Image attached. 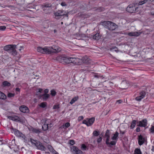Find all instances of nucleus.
I'll return each mask as SVG.
<instances>
[{
    "label": "nucleus",
    "mask_w": 154,
    "mask_h": 154,
    "mask_svg": "<svg viewBox=\"0 0 154 154\" xmlns=\"http://www.w3.org/2000/svg\"><path fill=\"white\" fill-rule=\"evenodd\" d=\"M51 48L53 49L54 51H52L50 49L46 47L44 48L38 47L37 48V50L38 51L43 54H50L51 52L57 53L59 52L61 50L60 48H58L57 47H55L54 49L52 48Z\"/></svg>",
    "instance_id": "1"
},
{
    "label": "nucleus",
    "mask_w": 154,
    "mask_h": 154,
    "mask_svg": "<svg viewBox=\"0 0 154 154\" xmlns=\"http://www.w3.org/2000/svg\"><path fill=\"white\" fill-rule=\"evenodd\" d=\"M101 24L104 27L111 31L114 30L117 27V26L115 23L109 21L102 22Z\"/></svg>",
    "instance_id": "2"
},
{
    "label": "nucleus",
    "mask_w": 154,
    "mask_h": 154,
    "mask_svg": "<svg viewBox=\"0 0 154 154\" xmlns=\"http://www.w3.org/2000/svg\"><path fill=\"white\" fill-rule=\"evenodd\" d=\"M16 46L15 45H8L4 47V50L11 53L12 55L15 56L17 54L15 49Z\"/></svg>",
    "instance_id": "3"
},
{
    "label": "nucleus",
    "mask_w": 154,
    "mask_h": 154,
    "mask_svg": "<svg viewBox=\"0 0 154 154\" xmlns=\"http://www.w3.org/2000/svg\"><path fill=\"white\" fill-rule=\"evenodd\" d=\"M71 57H67L62 55L58 57L57 58V60L60 62L69 64L71 63Z\"/></svg>",
    "instance_id": "4"
},
{
    "label": "nucleus",
    "mask_w": 154,
    "mask_h": 154,
    "mask_svg": "<svg viewBox=\"0 0 154 154\" xmlns=\"http://www.w3.org/2000/svg\"><path fill=\"white\" fill-rule=\"evenodd\" d=\"M138 8L134 4L130 5L127 7L126 11L128 12L133 13L137 11Z\"/></svg>",
    "instance_id": "5"
},
{
    "label": "nucleus",
    "mask_w": 154,
    "mask_h": 154,
    "mask_svg": "<svg viewBox=\"0 0 154 154\" xmlns=\"http://www.w3.org/2000/svg\"><path fill=\"white\" fill-rule=\"evenodd\" d=\"M70 60L71 63L73 64L80 65L82 64V59L78 58L71 57Z\"/></svg>",
    "instance_id": "6"
},
{
    "label": "nucleus",
    "mask_w": 154,
    "mask_h": 154,
    "mask_svg": "<svg viewBox=\"0 0 154 154\" xmlns=\"http://www.w3.org/2000/svg\"><path fill=\"white\" fill-rule=\"evenodd\" d=\"M8 118L9 119L17 122H19L21 123H23V120L17 116H9L8 117Z\"/></svg>",
    "instance_id": "7"
},
{
    "label": "nucleus",
    "mask_w": 154,
    "mask_h": 154,
    "mask_svg": "<svg viewBox=\"0 0 154 154\" xmlns=\"http://www.w3.org/2000/svg\"><path fill=\"white\" fill-rule=\"evenodd\" d=\"M35 141V144L36 147L39 149L42 150H45V148L43 146L41 143L39 142H37L36 140H34Z\"/></svg>",
    "instance_id": "8"
},
{
    "label": "nucleus",
    "mask_w": 154,
    "mask_h": 154,
    "mask_svg": "<svg viewBox=\"0 0 154 154\" xmlns=\"http://www.w3.org/2000/svg\"><path fill=\"white\" fill-rule=\"evenodd\" d=\"M91 60L87 56L83 57L82 59V63L88 64L91 63Z\"/></svg>",
    "instance_id": "9"
},
{
    "label": "nucleus",
    "mask_w": 154,
    "mask_h": 154,
    "mask_svg": "<svg viewBox=\"0 0 154 154\" xmlns=\"http://www.w3.org/2000/svg\"><path fill=\"white\" fill-rule=\"evenodd\" d=\"M63 10H58L54 14L56 16H62L65 15L68 17V14L66 12H64Z\"/></svg>",
    "instance_id": "10"
},
{
    "label": "nucleus",
    "mask_w": 154,
    "mask_h": 154,
    "mask_svg": "<svg viewBox=\"0 0 154 154\" xmlns=\"http://www.w3.org/2000/svg\"><path fill=\"white\" fill-rule=\"evenodd\" d=\"M138 124L137 125L141 127H145L147 125V120L146 119H144L137 122Z\"/></svg>",
    "instance_id": "11"
},
{
    "label": "nucleus",
    "mask_w": 154,
    "mask_h": 154,
    "mask_svg": "<svg viewBox=\"0 0 154 154\" xmlns=\"http://www.w3.org/2000/svg\"><path fill=\"white\" fill-rule=\"evenodd\" d=\"M146 95V93L144 91H142L140 93V95L136 97V100L138 101H140Z\"/></svg>",
    "instance_id": "12"
},
{
    "label": "nucleus",
    "mask_w": 154,
    "mask_h": 154,
    "mask_svg": "<svg viewBox=\"0 0 154 154\" xmlns=\"http://www.w3.org/2000/svg\"><path fill=\"white\" fill-rule=\"evenodd\" d=\"M20 110L24 113H28L29 112L28 108L26 106H22L20 108Z\"/></svg>",
    "instance_id": "13"
},
{
    "label": "nucleus",
    "mask_w": 154,
    "mask_h": 154,
    "mask_svg": "<svg viewBox=\"0 0 154 154\" xmlns=\"http://www.w3.org/2000/svg\"><path fill=\"white\" fill-rule=\"evenodd\" d=\"M141 33L138 32H129L128 35L130 36H136L137 37L139 36Z\"/></svg>",
    "instance_id": "14"
},
{
    "label": "nucleus",
    "mask_w": 154,
    "mask_h": 154,
    "mask_svg": "<svg viewBox=\"0 0 154 154\" xmlns=\"http://www.w3.org/2000/svg\"><path fill=\"white\" fill-rule=\"evenodd\" d=\"M145 139L141 135L138 136V143L140 145H142L144 142Z\"/></svg>",
    "instance_id": "15"
},
{
    "label": "nucleus",
    "mask_w": 154,
    "mask_h": 154,
    "mask_svg": "<svg viewBox=\"0 0 154 154\" xmlns=\"http://www.w3.org/2000/svg\"><path fill=\"white\" fill-rule=\"evenodd\" d=\"M121 84L122 88L123 89L127 88L129 85L128 82L126 81H123Z\"/></svg>",
    "instance_id": "16"
},
{
    "label": "nucleus",
    "mask_w": 154,
    "mask_h": 154,
    "mask_svg": "<svg viewBox=\"0 0 154 154\" xmlns=\"http://www.w3.org/2000/svg\"><path fill=\"white\" fill-rule=\"evenodd\" d=\"M73 151H74L76 154H82V152L79 149L76 147L73 146L72 149Z\"/></svg>",
    "instance_id": "17"
},
{
    "label": "nucleus",
    "mask_w": 154,
    "mask_h": 154,
    "mask_svg": "<svg viewBox=\"0 0 154 154\" xmlns=\"http://www.w3.org/2000/svg\"><path fill=\"white\" fill-rule=\"evenodd\" d=\"M110 134L109 133V131L107 130L105 134V136L106 137V144L108 143V141H109Z\"/></svg>",
    "instance_id": "18"
},
{
    "label": "nucleus",
    "mask_w": 154,
    "mask_h": 154,
    "mask_svg": "<svg viewBox=\"0 0 154 154\" xmlns=\"http://www.w3.org/2000/svg\"><path fill=\"white\" fill-rule=\"evenodd\" d=\"M14 133L17 137H22V138H23L24 137V135L22 133L17 130H15Z\"/></svg>",
    "instance_id": "19"
},
{
    "label": "nucleus",
    "mask_w": 154,
    "mask_h": 154,
    "mask_svg": "<svg viewBox=\"0 0 154 154\" xmlns=\"http://www.w3.org/2000/svg\"><path fill=\"white\" fill-rule=\"evenodd\" d=\"M101 36L99 33H97L93 35V39L95 40H98L100 38Z\"/></svg>",
    "instance_id": "20"
},
{
    "label": "nucleus",
    "mask_w": 154,
    "mask_h": 154,
    "mask_svg": "<svg viewBox=\"0 0 154 154\" xmlns=\"http://www.w3.org/2000/svg\"><path fill=\"white\" fill-rule=\"evenodd\" d=\"M94 118L93 117L90 119L88 121V126L91 125L94 122Z\"/></svg>",
    "instance_id": "21"
},
{
    "label": "nucleus",
    "mask_w": 154,
    "mask_h": 154,
    "mask_svg": "<svg viewBox=\"0 0 154 154\" xmlns=\"http://www.w3.org/2000/svg\"><path fill=\"white\" fill-rule=\"evenodd\" d=\"M48 125L45 122V123L42 126V128L44 131H46L48 128Z\"/></svg>",
    "instance_id": "22"
},
{
    "label": "nucleus",
    "mask_w": 154,
    "mask_h": 154,
    "mask_svg": "<svg viewBox=\"0 0 154 154\" xmlns=\"http://www.w3.org/2000/svg\"><path fill=\"white\" fill-rule=\"evenodd\" d=\"M78 99V96L75 97L73 98L72 99L71 101L69 103L71 104H72L74 103H75V101H76Z\"/></svg>",
    "instance_id": "23"
},
{
    "label": "nucleus",
    "mask_w": 154,
    "mask_h": 154,
    "mask_svg": "<svg viewBox=\"0 0 154 154\" xmlns=\"http://www.w3.org/2000/svg\"><path fill=\"white\" fill-rule=\"evenodd\" d=\"M119 134V133L118 132L116 131L115 133L114 134L113 137L112 138V139L113 140H116L118 137Z\"/></svg>",
    "instance_id": "24"
},
{
    "label": "nucleus",
    "mask_w": 154,
    "mask_h": 154,
    "mask_svg": "<svg viewBox=\"0 0 154 154\" xmlns=\"http://www.w3.org/2000/svg\"><path fill=\"white\" fill-rule=\"evenodd\" d=\"M32 131L33 132L35 133L39 134L41 132L40 129L36 128H33L32 130Z\"/></svg>",
    "instance_id": "25"
},
{
    "label": "nucleus",
    "mask_w": 154,
    "mask_h": 154,
    "mask_svg": "<svg viewBox=\"0 0 154 154\" xmlns=\"http://www.w3.org/2000/svg\"><path fill=\"white\" fill-rule=\"evenodd\" d=\"M6 98V96L2 92L0 91V98L2 99H5Z\"/></svg>",
    "instance_id": "26"
},
{
    "label": "nucleus",
    "mask_w": 154,
    "mask_h": 154,
    "mask_svg": "<svg viewBox=\"0 0 154 154\" xmlns=\"http://www.w3.org/2000/svg\"><path fill=\"white\" fill-rule=\"evenodd\" d=\"M42 95V96H43V99L45 100L48 99L49 97V95L47 94H43Z\"/></svg>",
    "instance_id": "27"
},
{
    "label": "nucleus",
    "mask_w": 154,
    "mask_h": 154,
    "mask_svg": "<svg viewBox=\"0 0 154 154\" xmlns=\"http://www.w3.org/2000/svg\"><path fill=\"white\" fill-rule=\"evenodd\" d=\"M43 91V90L41 88H39L38 89V91L36 92V95H39L40 96V97L42 96V94H40Z\"/></svg>",
    "instance_id": "28"
},
{
    "label": "nucleus",
    "mask_w": 154,
    "mask_h": 154,
    "mask_svg": "<svg viewBox=\"0 0 154 154\" xmlns=\"http://www.w3.org/2000/svg\"><path fill=\"white\" fill-rule=\"evenodd\" d=\"M137 122V121L135 120H133L132 123L131 125L130 126V127L131 128H133L135 126V125H136V122Z\"/></svg>",
    "instance_id": "29"
},
{
    "label": "nucleus",
    "mask_w": 154,
    "mask_h": 154,
    "mask_svg": "<svg viewBox=\"0 0 154 154\" xmlns=\"http://www.w3.org/2000/svg\"><path fill=\"white\" fill-rule=\"evenodd\" d=\"M135 154H141L140 149H136L134 151Z\"/></svg>",
    "instance_id": "30"
},
{
    "label": "nucleus",
    "mask_w": 154,
    "mask_h": 154,
    "mask_svg": "<svg viewBox=\"0 0 154 154\" xmlns=\"http://www.w3.org/2000/svg\"><path fill=\"white\" fill-rule=\"evenodd\" d=\"M3 84L4 86H10L11 84L8 81H4L3 83Z\"/></svg>",
    "instance_id": "31"
},
{
    "label": "nucleus",
    "mask_w": 154,
    "mask_h": 154,
    "mask_svg": "<svg viewBox=\"0 0 154 154\" xmlns=\"http://www.w3.org/2000/svg\"><path fill=\"white\" fill-rule=\"evenodd\" d=\"M116 143V142L115 141H112L110 143H109L108 141V143L106 144L107 145H108L109 146H111L114 145Z\"/></svg>",
    "instance_id": "32"
},
{
    "label": "nucleus",
    "mask_w": 154,
    "mask_h": 154,
    "mask_svg": "<svg viewBox=\"0 0 154 154\" xmlns=\"http://www.w3.org/2000/svg\"><path fill=\"white\" fill-rule=\"evenodd\" d=\"M93 135L95 136H97L100 134V132L97 131H94L93 132Z\"/></svg>",
    "instance_id": "33"
},
{
    "label": "nucleus",
    "mask_w": 154,
    "mask_h": 154,
    "mask_svg": "<svg viewBox=\"0 0 154 154\" xmlns=\"http://www.w3.org/2000/svg\"><path fill=\"white\" fill-rule=\"evenodd\" d=\"M51 94L52 96H55L56 94V92L54 90H51Z\"/></svg>",
    "instance_id": "34"
},
{
    "label": "nucleus",
    "mask_w": 154,
    "mask_h": 154,
    "mask_svg": "<svg viewBox=\"0 0 154 154\" xmlns=\"http://www.w3.org/2000/svg\"><path fill=\"white\" fill-rule=\"evenodd\" d=\"M46 103L45 102H43L42 103H41L40 106L41 107L44 108L46 106Z\"/></svg>",
    "instance_id": "35"
},
{
    "label": "nucleus",
    "mask_w": 154,
    "mask_h": 154,
    "mask_svg": "<svg viewBox=\"0 0 154 154\" xmlns=\"http://www.w3.org/2000/svg\"><path fill=\"white\" fill-rule=\"evenodd\" d=\"M147 2L146 0H144L143 1H140L138 5H142L145 3Z\"/></svg>",
    "instance_id": "36"
},
{
    "label": "nucleus",
    "mask_w": 154,
    "mask_h": 154,
    "mask_svg": "<svg viewBox=\"0 0 154 154\" xmlns=\"http://www.w3.org/2000/svg\"><path fill=\"white\" fill-rule=\"evenodd\" d=\"M15 94H12L11 93H9L8 94V97H12L14 96Z\"/></svg>",
    "instance_id": "37"
},
{
    "label": "nucleus",
    "mask_w": 154,
    "mask_h": 154,
    "mask_svg": "<svg viewBox=\"0 0 154 154\" xmlns=\"http://www.w3.org/2000/svg\"><path fill=\"white\" fill-rule=\"evenodd\" d=\"M70 123H69L67 122L66 123H65L64 125H63V128H64V127H65L66 128H68L70 126Z\"/></svg>",
    "instance_id": "38"
},
{
    "label": "nucleus",
    "mask_w": 154,
    "mask_h": 154,
    "mask_svg": "<svg viewBox=\"0 0 154 154\" xmlns=\"http://www.w3.org/2000/svg\"><path fill=\"white\" fill-rule=\"evenodd\" d=\"M60 107L59 105H54L53 107L54 109H57L59 108Z\"/></svg>",
    "instance_id": "39"
},
{
    "label": "nucleus",
    "mask_w": 154,
    "mask_h": 154,
    "mask_svg": "<svg viewBox=\"0 0 154 154\" xmlns=\"http://www.w3.org/2000/svg\"><path fill=\"white\" fill-rule=\"evenodd\" d=\"M6 27L5 26H0V30L3 31L5 29Z\"/></svg>",
    "instance_id": "40"
},
{
    "label": "nucleus",
    "mask_w": 154,
    "mask_h": 154,
    "mask_svg": "<svg viewBox=\"0 0 154 154\" xmlns=\"http://www.w3.org/2000/svg\"><path fill=\"white\" fill-rule=\"evenodd\" d=\"M81 148L83 150H85L86 148V146L84 144H82V145Z\"/></svg>",
    "instance_id": "41"
},
{
    "label": "nucleus",
    "mask_w": 154,
    "mask_h": 154,
    "mask_svg": "<svg viewBox=\"0 0 154 154\" xmlns=\"http://www.w3.org/2000/svg\"><path fill=\"white\" fill-rule=\"evenodd\" d=\"M69 143L71 145H73L75 143L74 141L73 140H70Z\"/></svg>",
    "instance_id": "42"
},
{
    "label": "nucleus",
    "mask_w": 154,
    "mask_h": 154,
    "mask_svg": "<svg viewBox=\"0 0 154 154\" xmlns=\"http://www.w3.org/2000/svg\"><path fill=\"white\" fill-rule=\"evenodd\" d=\"M150 130L151 133L154 132V126H152L150 129Z\"/></svg>",
    "instance_id": "43"
},
{
    "label": "nucleus",
    "mask_w": 154,
    "mask_h": 154,
    "mask_svg": "<svg viewBox=\"0 0 154 154\" xmlns=\"http://www.w3.org/2000/svg\"><path fill=\"white\" fill-rule=\"evenodd\" d=\"M82 123L86 124L87 126H88V121H87L85 120H84L82 122Z\"/></svg>",
    "instance_id": "44"
},
{
    "label": "nucleus",
    "mask_w": 154,
    "mask_h": 154,
    "mask_svg": "<svg viewBox=\"0 0 154 154\" xmlns=\"http://www.w3.org/2000/svg\"><path fill=\"white\" fill-rule=\"evenodd\" d=\"M102 138L101 137H100L99 138H98L97 139V142L98 143H99L101 142V141H102Z\"/></svg>",
    "instance_id": "45"
},
{
    "label": "nucleus",
    "mask_w": 154,
    "mask_h": 154,
    "mask_svg": "<svg viewBox=\"0 0 154 154\" xmlns=\"http://www.w3.org/2000/svg\"><path fill=\"white\" fill-rule=\"evenodd\" d=\"M51 6V5L49 4H47L44 5V7H45L48 8L50 7Z\"/></svg>",
    "instance_id": "46"
},
{
    "label": "nucleus",
    "mask_w": 154,
    "mask_h": 154,
    "mask_svg": "<svg viewBox=\"0 0 154 154\" xmlns=\"http://www.w3.org/2000/svg\"><path fill=\"white\" fill-rule=\"evenodd\" d=\"M83 119V116H79L78 119V120L79 121H80L82 120Z\"/></svg>",
    "instance_id": "47"
},
{
    "label": "nucleus",
    "mask_w": 154,
    "mask_h": 154,
    "mask_svg": "<svg viewBox=\"0 0 154 154\" xmlns=\"http://www.w3.org/2000/svg\"><path fill=\"white\" fill-rule=\"evenodd\" d=\"M61 5L63 6H65L66 5V4L65 2H62L61 3Z\"/></svg>",
    "instance_id": "48"
},
{
    "label": "nucleus",
    "mask_w": 154,
    "mask_h": 154,
    "mask_svg": "<svg viewBox=\"0 0 154 154\" xmlns=\"http://www.w3.org/2000/svg\"><path fill=\"white\" fill-rule=\"evenodd\" d=\"M48 147L50 151L52 149V147L50 145H48Z\"/></svg>",
    "instance_id": "49"
},
{
    "label": "nucleus",
    "mask_w": 154,
    "mask_h": 154,
    "mask_svg": "<svg viewBox=\"0 0 154 154\" xmlns=\"http://www.w3.org/2000/svg\"><path fill=\"white\" fill-rule=\"evenodd\" d=\"M44 91L45 92L44 94H47L48 92V89H46Z\"/></svg>",
    "instance_id": "50"
},
{
    "label": "nucleus",
    "mask_w": 154,
    "mask_h": 154,
    "mask_svg": "<svg viewBox=\"0 0 154 154\" xmlns=\"http://www.w3.org/2000/svg\"><path fill=\"white\" fill-rule=\"evenodd\" d=\"M136 130L137 132H139L140 131V128L139 127H137V128Z\"/></svg>",
    "instance_id": "51"
},
{
    "label": "nucleus",
    "mask_w": 154,
    "mask_h": 154,
    "mask_svg": "<svg viewBox=\"0 0 154 154\" xmlns=\"http://www.w3.org/2000/svg\"><path fill=\"white\" fill-rule=\"evenodd\" d=\"M15 91H16L19 92L20 91V89L19 88H16L15 89Z\"/></svg>",
    "instance_id": "52"
},
{
    "label": "nucleus",
    "mask_w": 154,
    "mask_h": 154,
    "mask_svg": "<svg viewBox=\"0 0 154 154\" xmlns=\"http://www.w3.org/2000/svg\"><path fill=\"white\" fill-rule=\"evenodd\" d=\"M125 133V132L124 131H120V135H121V134L122 135V136Z\"/></svg>",
    "instance_id": "53"
},
{
    "label": "nucleus",
    "mask_w": 154,
    "mask_h": 154,
    "mask_svg": "<svg viewBox=\"0 0 154 154\" xmlns=\"http://www.w3.org/2000/svg\"><path fill=\"white\" fill-rule=\"evenodd\" d=\"M151 13L152 15H154V10L152 11Z\"/></svg>",
    "instance_id": "54"
},
{
    "label": "nucleus",
    "mask_w": 154,
    "mask_h": 154,
    "mask_svg": "<svg viewBox=\"0 0 154 154\" xmlns=\"http://www.w3.org/2000/svg\"><path fill=\"white\" fill-rule=\"evenodd\" d=\"M117 102H118L119 103H122V101L121 100H119L117 101Z\"/></svg>",
    "instance_id": "55"
},
{
    "label": "nucleus",
    "mask_w": 154,
    "mask_h": 154,
    "mask_svg": "<svg viewBox=\"0 0 154 154\" xmlns=\"http://www.w3.org/2000/svg\"><path fill=\"white\" fill-rule=\"evenodd\" d=\"M113 49H115V51H117V49H117V48L116 47H115V48H113Z\"/></svg>",
    "instance_id": "56"
},
{
    "label": "nucleus",
    "mask_w": 154,
    "mask_h": 154,
    "mask_svg": "<svg viewBox=\"0 0 154 154\" xmlns=\"http://www.w3.org/2000/svg\"><path fill=\"white\" fill-rule=\"evenodd\" d=\"M154 1V0H146V2H153Z\"/></svg>",
    "instance_id": "57"
},
{
    "label": "nucleus",
    "mask_w": 154,
    "mask_h": 154,
    "mask_svg": "<svg viewBox=\"0 0 154 154\" xmlns=\"http://www.w3.org/2000/svg\"><path fill=\"white\" fill-rule=\"evenodd\" d=\"M94 77H97V78H98L99 77V76L98 75H94Z\"/></svg>",
    "instance_id": "58"
},
{
    "label": "nucleus",
    "mask_w": 154,
    "mask_h": 154,
    "mask_svg": "<svg viewBox=\"0 0 154 154\" xmlns=\"http://www.w3.org/2000/svg\"><path fill=\"white\" fill-rule=\"evenodd\" d=\"M34 140H31V141H32L33 143L35 144V141H34Z\"/></svg>",
    "instance_id": "59"
},
{
    "label": "nucleus",
    "mask_w": 154,
    "mask_h": 154,
    "mask_svg": "<svg viewBox=\"0 0 154 154\" xmlns=\"http://www.w3.org/2000/svg\"><path fill=\"white\" fill-rule=\"evenodd\" d=\"M48 126H49L48 128H50L52 127V126L50 125H48Z\"/></svg>",
    "instance_id": "60"
},
{
    "label": "nucleus",
    "mask_w": 154,
    "mask_h": 154,
    "mask_svg": "<svg viewBox=\"0 0 154 154\" xmlns=\"http://www.w3.org/2000/svg\"><path fill=\"white\" fill-rule=\"evenodd\" d=\"M48 125H51V126L53 125L52 124V122H51L50 124H48Z\"/></svg>",
    "instance_id": "61"
},
{
    "label": "nucleus",
    "mask_w": 154,
    "mask_h": 154,
    "mask_svg": "<svg viewBox=\"0 0 154 154\" xmlns=\"http://www.w3.org/2000/svg\"><path fill=\"white\" fill-rule=\"evenodd\" d=\"M57 32V30H56V29H54V32L55 33V32Z\"/></svg>",
    "instance_id": "62"
},
{
    "label": "nucleus",
    "mask_w": 154,
    "mask_h": 154,
    "mask_svg": "<svg viewBox=\"0 0 154 154\" xmlns=\"http://www.w3.org/2000/svg\"><path fill=\"white\" fill-rule=\"evenodd\" d=\"M45 153H46L47 154H49V152H45Z\"/></svg>",
    "instance_id": "63"
},
{
    "label": "nucleus",
    "mask_w": 154,
    "mask_h": 154,
    "mask_svg": "<svg viewBox=\"0 0 154 154\" xmlns=\"http://www.w3.org/2000/svg\"><path fill=\"white\" fill-rule=\"evenodd\" d=\"M55 154H58L57 152H56Z\"/></svg>",
    "instance_id": "64"
}]
</instances>
